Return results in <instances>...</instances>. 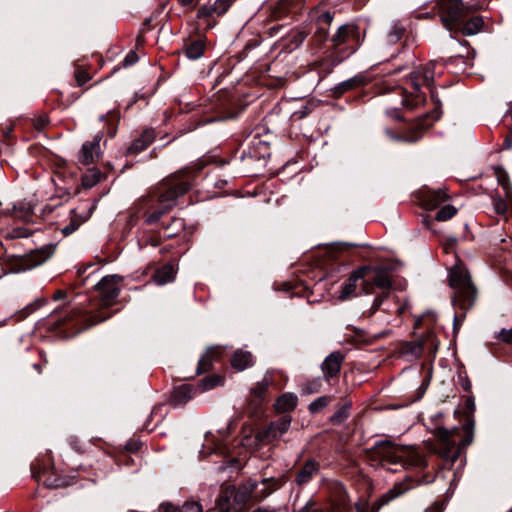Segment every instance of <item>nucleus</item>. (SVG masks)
Segmentation results:
<instances>
[{"instance_id":"nucleus-54","label":"nucleus","mask_w":512,"mask_h":512,"mask_svg":"<svg viewBox=\"0 0 512 512\" xmlns=\"http://www.w3.org/2000/svg\"><path fill=\"white\" fill-rule=\"evenodd\" d=\"M309 410L312 413H316L320 411V397L316 398L314 401H312L309 405Z\"/></svg>"},{"instance_id":"nucleus-30","label":"nucleus","mask_w":512,"mask_h":512,"mask_svg":"<svg viewBox=\"0 0 512 512\" xmlns=\"http://www.w3.org/2000/svg\"><path fill=\"white\" fill-rule=\"evenodd\" d=\"M222 383V377L219 375H210L201 379L195 387L198 393L207 392L219 386Z\"/></svg>"},{"instance_id":"nucleus-51","label":"nucleus","mask_w":512,"mask_h":512,"mask_svg":"<svg viewBox=\"0 0 512 512\" xmlns=\"http://www.w3.org/2000/svg\"><path fill=\"white\" fill-rule=\"evenodd\" d=\"M444 506L441 502H435L426 509V512H443Z\"/></svg>"},{"instance_id":"nucleus-14","label":"nucleus","mask_w":512,"mask_h":512,"mask_svg":"<svg viewBox=\"0 0 512 512\" xmlns=\"http://www.w3.org/2000/svg\"><path fill=\"white\" fill-rule=\"evenodd\" d=\"M55 252V245L48 244L27 255L21 263L23 270L33 269L47 261Z\"/></svg>"},{"instance_id":"nucleus-1","label":"nucleus","mask_w":512,"mask_h":512,"mask_svg":"<svg viewBox=\"0 0 512 512\" xmlns=\"http://www.w3.org/2000/svg\"><path fill=\"white\" fill-rule=\"evenodd\" d=\"M490 0H437L435 8L443 26L449 31L471 36L479 33L484 20L471 13L485 9Z\"/></svg>"},{"instance_id":"nucleus-10","label":"nucleus","mask_w":512,"mask_h":512,"mask_svg":"<svg viewBox=\"0 0 512 512\" xmlns=\"http://www.w3.org/2000/svg\"><path fill=\"white\" fill-rule=\"evenodd\" d=\"M409 489V486L404 483H398L394 485L392 489L383 494L379 499H377L372 504H369L366 500H359L355 503V511L356 512H378L381 507L388 504L393 499L402 495Z\"/></svg>"},{"instance_id":"nucleus-36","label":"nucleus","mask_w":512,"mask_h":512,"mask_svg":"<svg viewBox=\"0 0 512 512\" xmlns=\"http://www.w3.org/2000/svg\"><path fill=\"white\" fill-rule=\"evenodd\" d=\"M512 203V200H509L505 197V199H502L499 196H495L492 198V204L494 211L501 216L506 217L508 213V204Z\"/></svg>"},{"instance_id":"nucleus-48","label":"nucleus","mask_w":512,"mask_h":512,"mask_svg":"<svg viewBox=\"0 0 512 512\" xmlns=\"http://www.w3.org/2000/svg\"><path fill=\"white\" fill-rule=\"evenodd\" d=\"M138 61V56L135 51H130L124 58L123 65L125 67L131 66Z\"/></svg>"},{"instance_id":"nucleus-60","label":"nucleus","mask_w":512,"mask_h":512,"mask_svg":"<svg viewBox=\"0 0 512 512\" xmlns=\"http://www.w3.org/2000/svg\"><path fill=\"white\" fill-rule=\"evenodd\" d=\"M163 408H164V405H162V404L155 406L151 412V417L160 413Z\"/></svg>"},{"instance_id":"nucleus-17","label":"nucleus","mask_w":512,"mask_h":512,"mask_svg":"<svg viewBox=\"0 0 512 512\" xmlns=\"http://www.w3.org/2000/svg\"><path fill=\"white\" fill-rule=\"evenodd\" d=\"M197 394V389L188 384H183L178 387H175L170 403L174 407H182L187 404L191 399H193Z\"/></svg>"},{"instance_id":"nucleus-26","label":"nucleus","mask_w":512,"mask_h":512,"mask_svg":"<svg viewBox=\"0 0 512 512\" xmlns=\"http://www.w3.org/2000/svg\"><path fill=\"white\" fill-rule=\"evenodd\" d=\"M493 170L498 184L504 191L505 197L509 200H512V184L510 182L507 171L502 166H496L493 168Z\"/></svg>"},{"instance_id":"nucleus-44","label":"nucleus","mask_w":512,"mask_h":512,"mask_svg":"<svg viewBox=\"0 0 512 512\" xmlns=\"http://www.w3.org/2000/svg\"><path fill=\"white\" fill-rule=\"evenodd\" d=\"M232 2L233 0H215L214 5L216 8V14H224L228 10Z\"/></svg>"},{"instance_id":"nucleus-28","label":"nucleus","mask_w":512,"mask_h":512,"mask_svg":"<svg viewBox=\"0 0 512 512\" xmlns=\"http://www.w3.org/2000/svg\"><path fill=\"white\" fill-rule=\"evenodd\" d=\"M175 273L174 266L166 264L155 272L154 281L157 285H165L174 280Z\"/></svg>"},{"instance_id":"nucleus-40","label":"nucleus","mask_w":512,"mask_h":512,"mask_svg":"<svg viewBox=\"0 0 512 512\" xmlns=\"http://www.w3.org/2000/svg\"><path fill=\"white\" fill-rule=\"evenodd\" d=\"M404 33H405V28L402 25H400L398 23L394 24L388 34L389 42L395 43V42L399 41L403 37Z\"/></svg>"},{"instance_id":"nucleus-42","label":"nucleus","mask_w":512,"mask_h":512,"mask_svg":"<svg viewBox=\"0 0 512 512\" xmlns=\"http://www.w3.org/2000/svg\"><path fill=\"white\" fill-rule=\"evenodd\" d=\"M389 294L390 291H381V293L375 297L373 304L371 306L372 314L375 313L380 308L384 300H386L389 297Z\"/></svg>"},{"instance_id":"nucleus-49","label":"nucleus","mask_w":512,"mask_h":512,"mask_svg":"<svg viewBox=\"0 0 512 512\" xmlns=\"http://www.w3.org/2000/svg\"><path fill=\"white\" fill-rule=\"evenodd\" d=\"M159 512H180V508L169 502L161 503Z\"/></svg>"},{"instance_id":"nucleus-11","label":"nucleus","mask_w":512,"mask_h":512,"mask_svg":"<svg viewBox=\"0 0 512 512\" xmlns=\"http://www.w3.org/2000/svg\"><path fill=\"white\" fill-rule=\"evenodd\" d=\"M416 198L422 208L425 210H434L450 197L446 192V188L433 189L424 186L417 191Z\"/></svg>"},{"instance_id":"nucleus-23","label":"nucleus","mask_w":512,"mask_h":512,"mask_svg":"<svg viewBox=\"0 0 512 512\" xmlns=\"http://www.w3.org/2000/svg\"><path fill=\"white\" fill-rule=\"evenodd\" d=\"M254 358L251 352L239 349L234 352L231 364L238 371H243L253 364Z\"/></svg>"},{"instance_id":"nucleus-18","label":"nucleus","mask_w":512,"mask_h":512,"mask_svg":"<svg viewBox=\"0 0 512 512\" xmlns=\"http://www.w3.org/2000/svg\"><path fill=\"white\" fill-rule=\"evenodd\" d=\"M352 245L343 242H336L330 244H322V262L324 261H337L341 256L347 252ZM324 263H322V271Z\"/></svg>"},{"instance_id":"nucleus-39","label":"nucleus","mask_w":512,"mask_h":512,"mask_svg":"<svg viewBox=\"0 0 512 512\" xmlns=\"http://www.w3.org/2000/svg\"><path fill=\"white\" fill-rule=\"evenodd\" d=\"M320 390V382L318 379H313L302 384L300 392L302 395H311Z\"/></svg>"},{"instance_id":"nucleus-35","label":"nucleus","mask_w":512,"mask_h":512,"mask_svg":"<svg viewBox=\"0 0 512 512\" xmlns=\"http://www.w3.org/2000/svg\"><path fill=\"white\" fill-rule=\"evenodd\" d=\"M101 172L99 170H90L82 176V185L84 188H92L101 180Z\"/></svg>"},{"instance_id":"nucleus-31","label":"nucleus","mask_w":512,"mask_h":512,"mask_svg":"<svg viewBox=\"0 0 512 512\" xmlns=\"http://www.w3.org/2000/svg\"><path fill=\"white\" fill-rule=\"evenodd\" d=\"M351 402H345L340 405L334 414L330 417L329 422L332 425H339L343 423L350 415Z\"/></svg>"},{"instance_id":"nucleus-25","label":"nucleus","mask_w":512,"mask_h":512,"mask_svg":"<svg viewBox=\"0 0 512 512\" xmlns=\"http://www.w3.org/2000/svg\"><path fill=\"white\" fill-rule=\"evenodd\" d=\"M369 82H370V78L367 75L358 74V75L354 76L353 78L348 79L347 81H344L343 83H341L336 88L335 93L337 95H341L348 90H351V89H354V88H357L360 86H364V85L368 84Z\"/></svg>"},{"instance_id":"nucleus-56","label":"nucleus","mask_w":512,"mask_h":512,"mask_svg":"<svg viewBox=\"0 0 512 512\" xmlns=\"http://www.w3.org/2000/svg\"><path fill=\"white\" fill-rule=\"evenodd\" d=\"M14 233H15L14 236L18 237V238H25V237L29 236L26 229H18V230H15Z\"/></svg>"},{"instance_id":"nucleus-8","label":"nucleus","mask_w":512,"mask_h":512,"mask_svg":"<svg viewBox=\"0 0 512 512\" xmlns=\"http://www.w3.org/2000/svg\"><path fill=\"white\" fill-rule=\"evenodd\" d=\"M441 116L440 104L435 102V108L432 112L421 115L410 124L408 129L403 133L395 135L393 138L397 141L406 143H415L421 139L424 133L437 121Z\"/></svg>"},{"instance_id":"nucleus-13","label":"nucleus","mask_w":512,"mask_h":512,"mask_svg":"<svg viewBox=\"0 0 512 512\" xmlns=\"http://www.w3.org/2000/svg\"><path fill=\"white\" fill-rule=\"evenodd\" d=\"M121 280L122 277L119 275H107L95 285V290L98 292L104 305H111L119 296L120 289L118 283Z\"/></svg>"},{"instance_id":"nucleus-24","label":"nucleus","mask_w":512,"mask_h":512,"mask_svg":"<svg viewBox=\"0 0 512 512\" xmlns=\"http://www.w3.org/2000/svg\"><path fill=\"white\" fill-rule=\"evenodd\" d=\"M205 51V42L203 39L198 38L191 40L184 46V54L189 60L200 59Z\"/></svg>"},{"instance_id":"nucleus-7","label":"nucleus","mask_w":512,"mask_h":512,"mask_svg":"<svg viewBox=\"0 0 512 512\" xmlns=\"http://www.w3.org/2000/svg\"><path fill=\"white\" fill-rule=\"evenodd\" d=\"M361 289L365 294H373L376 290L390 291L392 288V277L388 269L381 266H361Z\"/></svg>"},{"instance_id":"nucleus-19","label":"nucleus","mask_w":512,"mask_h":512,"mask_svg":"<svg viewBox=\"0 0 512 512\" xmlns=\"http://www.w3.org/2000/svg\"><path fill=\"white\" fill-rule=\"evenodd\" d=\"M439 346V341L436 335L429 331L425 337H423L419 342L414 344L412 349V353L420 355L422 352H428L429 355L435 356Z\"/></svg>"},{"instance_id":"nucleus-4","label":"nucleus","mask_w":512,"mask_h":512,"mask_svg":"<svg viewBox=\"0 0 512 512\" xmlns=\"http://www.w3.org/2000/svg\"><path fill=\"white\" fill-rule=\"evenodd\" d=\"M191 185L192 182L186 174L174 175L164 180L157 191L160 207L146 217L145 223L149 225L157 223L165 213L176 205L177 199L189 191Z\"/></svg>"},{"instance_id":"nucleus-22","label":"nucleus","mask_w":512,"mask_h":512,"mask_svg":"<svg viewBox=\"0 0 512 512\" xmlns=\"http://www.w3.org/2000/svg\"><path fill=\"white\" fill-rule=\"evenodd\" d=\"M155 139V131L153 129H146L140 135L139 138L135 139L129 146L128 152L130 154H138L144 151Z\"/></svg>"},{"instance_id":"nucleus-3","label":"nucleus","mask_w":512,"mask_h":512,"mask_svg":"<svg viewBox=\"0 0 512 512\" xmlns=\"http://www.w3.org/2000/svg\"><path fill=\"white\" fill-rule=\"evenodd\" d=\"M435 62H429L425 66L415 69L411 74L409 81L413 91L409 94L400 86L392 88L395 100L391 101L394 104L393 109L397 110L398 106L405 107L413 110L425 102V95L420 91V87H430L434 83L435 76Z\"/></svg>"},{"instance_id":"nucleus-9","label":"nucleus","mask_w":512,"mask_h":512,"mask_svg":"<svg viewBox=\"0 0 512 512\" xmlns=\"http://www.w3.org/2000/svg\"><path fill=\"white\" fill-rule=\"evenodd\" d=\"M323 488L327 493V499L322 512H349L348 496L341 483L327 481L322 483Z\"/></svg>"},{"instance_id":"nucleus-27","label":"nucleus","mask_w":512,"mask_h":512,"mask_svg":"<svg viewBox=\"0 0 512 512\" xmlns=\"http://www.w3.org/2000/svg\"><path fill=\"white\" fill-rule=\"evenodd\" d=\"M218 350L214 347L207 349L204 355H202L198 361L196 368L197 374H202L209 371L212 368V362L218 357Z\"/></svg>"},{"instance_id":"nucleus-55","label":"nucleus","mask_w":512,"mask_h":512,"mask_svg":"<svg viewBox=\"0 0 512 512\" xmlns=\"http://www.w3.org/2000/svg\"><path fill=\"white\" fill-rule=\"evenodd\" d=\"M333 21V15L329 12L322 13V23L330 25Z\"/></svg>"},{"instance_id":"nucleus-61","label":"nucleus","mask_w":512,"mask_h":512,"mask_svg":"<svg viewBox=\"0 0 512 512\" xmlns=\"http://www.w3.org/2000/svg\"><path fill=\"white\" fill-rule=\"evenodd\" d=\"M281 290L285 292H290L292 290V285L288 282H284L281 284Z\"/></svg>"},{"instance_id":"nucleus-59","label":"nucleus","mask_w":512,"mask_h":512,"mask_svg":"<svg viewBox=\"0 0 512 512\" xmlns=\"http://www.w3.org/2000/svg\"><path fill=\"white\" fill-rule=\"evenodd\" d=\"M65 297H66V293L62 290H59L54 294V300H61V299H64Z\"/></svg>"},{"instance_id":"nucleus-53","label":"nucleus","mask_w":512,"mask_h":512,"mask_svg":"<svg viewBox=\"0 0 512 512\" xmlns=\"http://www.w3.org/2000/svg\"><path fill=\"white\" fill-rule=\"evenodd\" d=\"M89 77L85 72L76 73V80L79 85H83L88 81Z\"/></svg>"},{"instance_id":"nucleus-20","label":"nucleus","mask_w":512,"mask_h":512,"mask_svg":"<svg viewBox=\"0 0 512 512\" xmlns=\"http://www.w3.org/2000/svg\"><path fill=\"white\" fill-rule=\"evenodd\" d=\"M357 36V27L351 24L341 25L332 36L331 42L334 48H338L351 38Z\"/></svg>"},{"instance_id":"nucleus-50","label":"nucleus","mask_w":512,"mask_h":512,"mask_svg":"<svg viewBox=\"0 0 512 512\" xmlns=\"http://www.w3.org/2000/svg\"><path fill=\"white\" fill-rule=\"evenodd\" d=\"M102 140V133L101 132H98L92 141H87L86 143L88 145H91V147H93L94 149L96 150H100V141Z\"/></svg>"},{"instance_id":"nucleus-45","label":"nucleus","mask_w":512,"mask_h":512,"mask_svg":"<svg viewBox=\"0 0 512 512\" xmlns=\"http://www.w3.org/2000/svg\"><path fill=\"white\" fill-rule=\"evenodd\" d=\"M498 339L504 343L512 344V328L500 330L498 333Z\"/></svg>"},{"instance_id":"nucleus-34","label":"nucleus","mask_w":512,"mask_h":512,"mask_svg":"<svg viewBox=\"0 0 512 512\" xmlns=\"http://www.w3.org/2000/svg\"><path fill=\"white\" fill-rule=\"evenodd\" d=\"M100 150H96L86 142L82 145L79 152V161L84 165H89L94 161V155H98Z\"/></svg>"},{"instance_id":"nucleus-29","label":"nucleus","mask_w":512,"mask_h":512,"mask_svg":"<svg viewBox=\"0 0 512 512\" xmlns=\"http://www.w3.org/2000/svg\"><path fill=\"white\" fill-rule=\"evenodd\" d=\"M297 400L294 393H284L277 399L275 407L279 412H288L296 407Z\"/></svg>"},{"instance_id":"nucleus-38","label":"nucleus","mask_w":512,"mask_h":512,"mask_svg":"<svg viewBox=\"0 0 512 512\" xmlns=\"http://www.w3.org/2000/svg\"><path fill=\"white\" fill-rule=\"evenodd\" d=\"M456 213L457 209L453 205L447 204L441 207V209L437 212L435 219L437 221H447L455 216Z\"/></svg>"},{"instance_id":"nucleus-2","label":"nucleus","mask_w":512,"mask_h":512,"mask_svg":"<svg viewBox=\"0 0 512 512\" xmlns=\"http://www.w3.org/2000/svg\"><path fill=\"white\" fill-rule=\"evenodd\" d=\"M369 458L375 464L390 468L393 465L407 468L425 467L424 456L412 446H402L389 440L376 442L368 452Z\"/></svg>"},{"instance_id":"nucleus-63","label":"nucleus","mask_w":512,"mask_h":512,"mask_svg":"<svg viewBox=\"0 0 512 512\" xmlns=\"http://www.w3.org/2000/svg\"><path fill=\"white\" fill-rule=\"evenodd\" d=\"M295 37L297 38L295 40L296 46H298L304 40V36L302 34L298 33Z\"/></svg>"},{"instance_id":"nucleus-64","label":"nucleus","mask_w":512,"mask_h":512,"mask_svg":"<svg viewBox=\"0 0 512 512\" xmlns=\"http://www.w3.org/2000/svg\"><path fill=\"white\" fill-rule=\"evenodd\" d=\"M194 0H179L182 6H189L193 3Z\"/></svg>"},{"instance_id":"nucleus-41","label":"nucleus","mask_w":512,"mask_h":512,"mask_svg":"<svg viewBox=\"0 0 512 512\" xmlns=\"http://www.w3.org/2000/svg\"><path fill=\"white\" fill-rule=\"evenodd\" d=\"M317 106L315 102H308L306 105L302 106L300 109L293 112V117L297 119H302L308 116L314 108Z\"/></svg>"},{"instance_id":"nucleus-62","label":"nucleus","mask_w":512,"mask_h":512,"mask_svg":"<svg viewBox=\"0 0 512 512\" xmlns=\"http://www.w3.org/2000/svg\"><path fill=\"white\" fill-rule=\"evenodd\" d=\"M344 58H345L344 55H341V56L337 55L335 57V59L333 60V66H335V65L339 64L340 62H342Z\"/></svg>"},{"instance_id":"nucleus-32","label":"nucleus","mask_w":512,"mask_h":512,"mask_svg":"<svg viewBox=\"0 0 512 512\" xmlns=\"http://www.w3.org/2000/svg\"><path fill=\"white\" fill-rule=\"evenodd\" d=\"M316 471L317 463L307 462L305 466L297 473L296 482L298 484L307 483Z\"/></svg>"},{"instance_id":"nucleus-46","label":"nucleus","mask_w":512,"mask_h":512,"mask_svg":"<svg viewBox=\"0 0 512 512\" xmlns=\"http://www.w3.org/2000/svg\"><path fill=\"white\" fill-rule=\"evenodd\" d=\"M213 13H216V8H215V5L213 4L212 6H201L198 10V17L199 18H203V17H208V16H211Z\"/></svg>"},{"instance_id":"nucleus-47","label":"nucleus","mask_w":512,"mask_h":512,"mask_svg":"<svg viewBox=\"0 0 512 512\" xmlns=\"http://www.w3.org/2000/svg\"><path fill=\"white\" fill-rule=\"evenodd\" d=\"M293 512H319V506L315 501L309 500L305 506Z\"/></svg>"},{"instance_id":"nucleus-15","label":"nucleus","mask_w":512,"mask_h":512,"mask_svg":"<svg viewBox=\"0 0 512 512\" xmlns=\"http://www.w3.org/2000/svg\"><path fill=\"white\" fill-rule=\"evenodd\" d=\"M344 359V354L339 351H335L325 358L322 363V371L326 380L338 377Z\"/></svg>"},{"instance_id":"nucleus-58","label":"nucleus","mask_w":512,"mask_h":512,"mask_svg":"<svg viewBox=\"0 0 512 512\" xmlns=\"http://www.w3.org/2000/svg\"><path fill=\"white\" fill-rule=\"evenodd\" d=\"M283 28H284V26H282V25H275V26H272V27L270 28V34H271L272 36H276V35L279 33V31H280L281 29H283Z\"/></svg>"},{"instance_id":"nucleus-57","label":"nucleus","mask_w":512,"mask_h":512,"mask_svg":"<svg viewBox=\"0 0 512 512\" xmlns=\"http://www.w3.org/2000/svg\"><path fill=\"white\" fill-rule=\"evenodd\" d=\"M466 408L471 411V413L475 410V402L473 398H468L466 400Z\"/></svg>"},{"instance_id":"nucleus-33","label":"nucleus","mask_w":512,"mask_h":512,"mask_svg":"<svg viewBox=\"0 0 512 512\" xmlns=\"http://www.w3.org/2000/svg\"><path fill=\"white\" fill-rule=\"evenodd\" d=\"M96 203L97 201H95V203L92 205V207L90 208L89 210V213L88 215H86L83 219L79 220L77 218H73L71 219V221L65 225L62 229H61V232L65 235V236H69L71 235L72 233H74L79 227L80 225L85 222L91 215L92 211L95 209L96 207Z\"/></svg>"},{"instance_id":"nucleus-21","label":"nucleus","mask_w":512,"mask_h":512,"mask_svg":"<svg viewBox=\"0 0 512 512\" xmlns=\"http://www.w3.org/2000/svg\"><path fill=\"white\" fill-rule=\"evenodd\" d=\"M361 281V274L359 273V268L354 270L347 282L342 286L338 299L344 301L350 297L357 296V286L358 282Z\"/></svg>"},{"instance_id":"nucleus-37","label":"nucleus","mask_w":512,"mask_h":512,"mask_svg":"<svg viewBox=\"0 0 512 512\" xmlns=\"http://www.w3.org/2000/svg\"><path fill=\"white\" fill-rule=\"evenodd\" d=\"M271 383V375L270 371H267L265 377L262 381H259L252 389L251 392L256 397H262L263 394L266 392L267 388L269 387Z\"/></svg>"},{"instance_id":"nucleus-43","label":"nucleus","mask_w":512,"mask_h":512,"mask_svg":"<svg viewBox=\"0 0 512 512\" xmlns=\"http://www.w3.org/2000/svg\"><path fill=\"white\" fill-rule=\"evenodd\" d=\"M180 512H202V506L195 501H187L180 508Z\"/></svg>"},{"instance_id":"nucleus-6","label":"nucleus","mask_w":512,"mask_h":512,"mask_svg":"<svg viewBox=\"0 0 512 512\" xmlns=\"http://www.w3.org/2000/svg\"><path fill=\"white\" fill-rule=\"evenodd\" d=\"M464 436L460 440L459 445L456 442V437L460 434L459 428L448 430L445 428H438L436 435L439 441L440 455L454 463L460 454V448H465L473 441L474 420L469 418L462 427Z\"/></svg>"},{"instance_id":"nucleus-52","label":"nucleus","mask_w":512,"mask_h":512,"mask_svg":"<svg viewBox=\"0 0 512 512\" xmlns=\"http://www.w3.org/2000/svg\"><path fill=\"white\" fill-rule=\"evenodd\" d=\"M503 148L504 149L512 148V127L509 130V134L505 137V139L503 141Z\"/></svg>"},{"instance_id":"nucleus-12","label":"nucleus","mask_w":512,"mask_h":512,"mask_svg":"<svg viewBox=\"0 0 512 512\" xmlns=\"http://www.w3.org/2000/svg\"><path fill=\"white\" fill-rule=\"evenodd\" d=\"M291 417L289 415H283L279 419L272 421L267 427L259 431L256 435V439L261 444L270 443L282 434L287 432L290 427Z\"/></svg>"},{"instance_id":"nucleus-5","label":"nucleus","mask_w":512,"mask_h":512,"mask_svg":"<svg viewBox=\"0 0 512 512\" xmlns=\"http://www.w3.org/2000/svg\"><path fill=\"white\" fill-rule=\"evenodd\" d=\"M449 284L454 291V305L463 311L469 310L476 301L477 290L463 264L457 263L450 269Z\"/></svg>"},{"instance_id":"nucleus-16","label":"nucleus","mask_w":512,"mask_h":512,"mask_svg":"<svg viewBox=\"0 0 512 512\" xmlns=\"http://www.w3.org/2000/svg\"><path fill=\"white\" fill-rule=\"evenodd\" d=\"M242 496L236 493L234 487H227L224 489L216 500V506L220 512H230L234 506V503H241Z\"/></svg>"}]
</instances>
